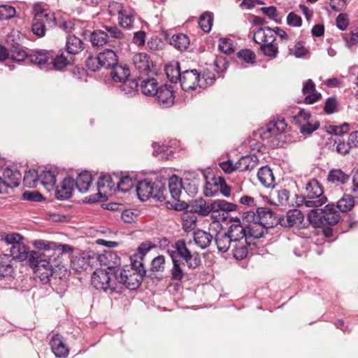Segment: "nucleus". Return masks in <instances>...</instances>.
I'll return each mask as SVG.
<instances>
[{
  "mask_svg": "<svg viewBox=\"0 0 358 358\" xmlns=\"http://www.w3.org/2000/svg\"><path fill=\"white\" fill-rule=\"evenodd\" d=\"M34 246L42 252H34L31 256V262H36L35 259H39V266L42 268L43 274L41 280L43 283L50 281V278L57 268L60 269L62 265L63 255H71L74 248L68 244H60L45 240H36L33 243Z\"/></svg>",
  "mask_w": 358,
  "mask_h": 358,
  "instance_id": "obj_1",
  "label": "nucleus"
},
{
  "mask_svg": "<svg viewBox=\"0 0 358 358\" xmlns=\"http://www.w3.org/2000/svg\"><path fill=\"white\" fill-rule=\"evenodd\" d=\"M136 192L138 199L142 201H145L150 197L159 201H164L168 194L165 182L162 180L152 182L149 179L138 182Z\"/></svg>",
  "mask_w": 358,
  "mask_h": 358,
  "instance_id": "obj_2",
  "label": "nucleus"
},
{
  "mask_svg": "<svg viewBox=\"0 0 358 358\" xmlns=\"http://www.w3.org/2000/svg\"><path fill=\"white\" fill-rule=\"evenodd\" d=\"M116 266L108 265L107 270L98 269L92 275V285L100 291L106 292L110 290L112 292H118L117 280L114 278V271Z\"/></svg>",
  "mask_w": 358,
  "mask_h": 358,
  "instance_id": "obj_3",
  "label": "nucleus"
},
{
  "mask_svg": "<svg viewBox=\"0 0 358 358\" xmlns=\"http://www.w3.org/2000/svg\"><path fill=\"white\" fill-rule=\"evenodd\" d=\"M169 192L173 201L166 202L167 208L178 211L188 208V203L184 201L180 200V196L182 189V180L176 175H173L169 178L168 181Z\"/></svg>",
  "mask_w": 358,
  "mask_h": 358,
  "instance_id": "obj_4",
  "label": "nucleus"
},
{
  "mask_svg": "<svg viewBox=\"0 0 358 358\" xmlns=\"http://www.w3.org/2000/svg\"><path fill=\"white\" fill-rule=\"evenodd\" d=\"M116 271H114V278L117 280V286L123 285L129 290H136L142 283L143 278L141 273L135 272L134 270L121 268L116 266Z\"/></svg>",
  "mask_w": 358,
  "mask_h": 358,
  "instance_id": "obj_5",
  "label": "nucleus"
},
{
  "mask_svg": "<svg viewBox=\"0 0 358 358\" xmlns=\"http://www.w3.org/2000/svg\"><path fill=\"white\" fill-rule=\"evenodd\" d=\"M306 207L318 208L324 204L327 199L324 194L322 185L316 179L309 180L306 185Z\"/></svg>",
  "mask_w": 358,
  "mask_h": 358,
  "instance_id": "obj_6",
  "label": "nucleus"
},
{
  "mask_svg": "<svg viewBox=\"0 0 358 358\" xmlns=\"http://www.w3.org/2000/svg\"><path fill=\"white\" fill-rule=\"evenodd\" d=\"M10 257H12V259H15L19 262H23L24 260H27L30 266L34 269L35 274L41 279L43 274L42 268L38 267L40 260L39 259H35L36 262L32 264L31 262V256L34 252H42V250H38L37 251L32 250L29 252V248L27 245H25L23 243L17 245L16 246H11L10 249Z\"/></svg>",
  "mask_w": 358,
  "mask_h": 358,
  "instance_id": "obj_7",
  "label": "nucleus"
},
{
  "mask_svg": "<svg viewBox=\"0 0 358 358\" xmlns=\"http://www.w3.org/2000/svg\"><path fill=\"white\" fill-rule=\"evenodd\" d=\"M212 176L211 180H208V177L203 173L206 179L203 190L205 196H213L220 192L223 196L229 197L231 194V188L227 184L225 178L223 176L216 177L213 173H212Z\"/></svg>",
  "mask_w": 358,
  "mask_h": 358,
  "instance_id": "obj_8",
  "label": "nucleus"
},
{
  "mask_svg": "<svg viewBox=\"0 0 358 358\" xmlns=\"http://www.w3.org/2000/svg\"><path fill=\"white\" fill-rule=\"evenodd\" d=\"M246 218L262 222L268 229L280 224V217H278L271 208L266 207L257 208L256 212L246 211Z\"/></svg>",
  "mask_w": 358,
  "mask_h": 358,
  "instance_id": "obj_9",
  "label": "nucleus"
},
{
  "mask_svg": "<svg viewBox=\"0 0 358 358\" xmlns=\"http://www.w3.org/2000/svg\"><path fill=\"white\" fill-rule=\"evenodd\" d=\"M180 83L182 90L187 92L199 93L204 85L200 83V73L196 69L182 71Z\"/></svg>",
  "mask_w": 358,
  "mask_h": 358,
  "instance_id": "obj_10",
  "label": "nucleus"
},
{
  "mask_svg": "<svg viewBox=\"0 0 358 358\" xmlns=\"http://www.w3.org/2000/svg\"><path fill=\"white\" fill-rule=\"evenodd\" d=\"M257 248L255 242L252 240L241 239L238 241H234L231 247L233 257L238 260L245 259L249 254L252 255L253 250Z\"/></svg>",
  "mask_w": 358,
  "mask_h": 358,
  "instance_id": "obj_11",
  "label": "nucleus"
},
{
  "mask_svg": "<svg viewBox=\"0 0 358 358\" xmlns=\"http://www.w3.org/2000/svg\"><path fill=\"white\" fill-rule=\"evenodd\" d=\"M287 127V123L284 118H278L268 123L265 128H261L259 130V136L262 139L265 140L271 138L272 136L281 137L282 133Z\"/></svg>",
  "mask_w": 358,
  "mask_h": 358,
  "instance_id": "obj_12",
  "label": "nucleus"
},
{
  "mask_svg": "<svg viewBox=\"0 0 358 358\" xmlns=\"http://www.w3.org/2000/svg\"><path fill=\"white\" fill-rule=\"evenodd\" d=\"M154 96H156L157 103L164 108L171 107L175 102V95L173 87L164 84L155 90Z\"/></svg>",
  "mask_w": 358,
  "mask_h": 358,
  "instance_id": "obj_13",
  "label": "nucleus"
},
{
  "mask_svg": "<svg viewBox=\"0 0 358 358\" xmlns=\"http://www.w3.org/2000/svg\"><path fill=\"white\" fill-rule=\"evenodd\" d=\"M243 224L246 225L248 230V236L250 240L252 242L256 239H259L262 237L265 233L267 232L268 228H267L262 222L259 220H252V219L246 218V212L243 215Z\"/></svg>",
  "mask_w": 358,
  "mask_h": 358,
  "instance_id": "obj_14",
  "label": "nucleus"
},
{
  "mask_svg": "<svg viewBox=\"0 0 358 358\" xmlns=\"http://www.w3.org/2000/svg\"><path fill=\"white\" fill-rule=\"evenodd\" d=\"M73 178L68 176L63 179L60 185L55 189V196L57 199L63 201L70 199L73 196L74 189Z\"/></svg>",
  "mask_w": 358,
  "mask_h": 358,
  "instance_id": "obj_15",
  "label": "nucleus"
},
{
  "mask_svg": "<svg viewBox=\"0 0 358 358\" xmlns=\"http://www.w3.org/2000/svg\"><path fill=\"white\" fill-rule=\"evenodd\" d=\"M133 64L140 72L148 74L154 67V64L150 56L145 52L135 54L133 57Z\"/></svg>",
  "mask_w": 358,
  "mask_h": 358,
  "instance_id": "obj_16",
  "label": "nucleus"
},
{
  "mask_svg": "<svg viewBox=\"0 0 358 358\" xmlns=\"http://www.w3.org/2000/svg\"><path fill=\"white\" fill-rule=\"evenodd\" d=\"M52 57V50H34L29 52L28 61L42 69L43 66L48 64V61Z\"/></svg>",
  "mask_w": 358,
  "mask_h": 358,
  "instance_id": "obj_17",
  "label": "nucleus"
},
{
  "mask_svg": "<svg viewBox=\"0 0 358 358\" xmlns=\"http://www.w3.org/2000/svg\"><path fill=\"white\" fill-rule=\"evenodd\" d=\"M304 219L301 211L299 209L289 210L286 216L280 217V224L284 227H292L301 224Z\"/></svg>",
  "mask_w": 358,
  "mask_h": 358,
  "instance_id": "obj_18",
  "label": "nucleus"
},
{
  "mask_svg": "<svg viewBox=\"0 0 358 358\" xmlns=\"http://www.w3.org/2000/svg\"><path fill=\"white\" fill-rule=\"evenodd\" d=\"M50 345L52 352L58 358H64L69 355V348L64 344L62 336L59 334L52 337Z\"/></svg>",
  "mask_w": 358,
  "mask_h": 358,
  "instance_id": "obj_19",
  "label": "nucleus"
},
{
  "mask_svg": "<svg viewBox=\"0 0 358 358\" xmlns=\"http://www.w3.org/2000/svg\"><path fill=\"white\" fill-rule=\"evenodd\" d=\"M324 225L334 226L341 220L340 213L336 210L334 203H329L323 208Z\"/></svg>",
  "mask_w": 358,
  "mask_h": 358,
  "instance_id": "obj_20",
  "label": "nucleus"
},
{
  "mask_svg": "<svg viewBox=\"0 0 358 358\" xmlns=\"http://www.w3.org/2000/svg\"><path fill=\"white\" fill-rule=\"evenodd\" d=\"M252 40L259 44L266 43V41L275 42L276 37L275 34H273V28L261 27L255 31Z\"/></svg>",
  "mask_w": 358,
  "mask_h": 358,
  "instance_id": "obj_21",
  "label": "nucleus"
},
{
  "mask_svg": "<svg viewBox=\"0 0 358 358\" xmlns=\"http://www.w3.org/2000/svg\"><path fill=\"white\" fill-rule=\"evenodd\" d=\"M227 232L234 241H238L243 238L246 240L250 239L246 225L243 224V222L241 224L238 219V223L232 224L229 227Z\"/></svg>",
  "mask_w": 358,
  "mask_h": 358,
  "instance_id": "obj_22",
  "label": "nucleus"
},
{
  "mask_svg": "<svg viewBox=\"0 0 358 358\" xmlns=\"http://www.w3.org/2000/svg\"><path fill=\"white\" fill-rule=\"evenodd\" d=\"M183 210L198 213L202 216L208 215L213 209H211V203L206 205V201L203 199H196L192 201V204H188V208Z\"/></svg>",
  "mask_w": 358,
  "mask_h": 358,
  "instance_id": "obj_23",
  "label": "nucleus"
},
{
  "mask_svg": "<svg viewBox=\"0 0 358 358\" xmlns=\"http://www.w3.org/2000/svg\"><path fill=\"white\" fill-rule=\"evenodd\" d=\"M164 71L169 80L172 83L180 81L182 71L180 69V63L178 61H172L164 67Z\"/></svg>",
  "mask_w": 358,
  "mask_h": 358,
  "instance_id": "obj_24",
  "label": "nucleus"
},
{
  "mask_svg": "<svg viewBox=\"0 0 358 358\" xmlns=\"http://www.w3.org/2000/svg\"><path fill=\"white\" fill-rule=\"evenodd\" d=\"M92 182V175L87 171L80 172L76 180L73 179L74 187L81 193H85L89 190Z\"/></svg>",
  "mask_w": 358,
  "mask_h": 358,
  "instance_id": "obj_25",
  "label": "nucleus"
},
{
  "mask_svg": "<svg viewBox=\"0 0 358 358\" xmlns=\"http://www.w3.org/2000/svg\"><path fill=\"white\" fill-rule=\"evenodd\" d=\"M172 247L174 250H168L167 252L171 259L172 257H174V260L180 259L179 258L183 259L191 253V251L187 248L185 241L183 239L178 240Z\"/></svg>",
  "mask_w": 358,
  "mask_h": 358,
  "instance_id": "obj_26",
  "label": "nucleus"
},
{
  "mask_svg": "<svg viewBox=\"0 0 358 358\" xmlns=\"http://www.w3.org/2000/svg\"><path fill=\"white\" fill-rule=\"evenodd\" d=\"M99 60L102 67L111 69L117 64L119 61L116 52L111 49H105L103 52L99 53Z\"/></svg>",
  "mask_w": 358,
  "mask_h": 358,
  "instance_id": "obj_27",
  "label": "nucleus"
},
{
  "mask_svg": "<svg viewBox=\"0 0 358 358\" xmlns=\"http://www.w3.org/2000/svg\"><path fill=\"white\" fill-rule=\"evenodd\" d=\"M257 178L265 187L270 188L275 186V177L272 170L268 166H262L259 169Z\"/></svg>",
  "mask_w": 358,
  "mask_h": 358,
  "instance_id": "obj_28",
  "label": "nucleus"
},
{
  "mask_svg": "<svg viewBox=\"0 0 358 358\" xmlns=\"http://www.w3.org/2000/svg\"><path fill=\"white\" fill-rule=\"evenodd\" d=\"M259 163L258 157L256 155H250L242 156L237 162L238 171H246L254 169Z\"/></svg>",
  "mask_w": 358,
  "mask_h": 358,
  "instance_id": "obj_29",
  "label": "nucleus"
},
{
  "mask_svg": "<svg viewBox=\"0 0 358 358\" xmlns=\"http://www.w3.org/2000/svg\"><path fill=\"white\" fill-rule=\"evenodd\" d=\"M110 76L114 82L122 83L130 76V69L127 65H121L117 62L110 69Z\"/></svg>",
  "mask_w": 358,
  "mask_h": 358,
  "instance_id": "obj_30",
  "label": "nucleus"
},
{
  "mask_svg": "<svg viewBox=\"0 0 358 358\" xmlns=\"http://www.w3.org/2000/svg\"><path fill=\"white\" fill-rule=\"evenodd\" d=\"M2 178L9 185V187H17L20 185L22 173L17 169L13 170L9 167H6L3 170Z\"/></svg>",
  "mask_w": 358,
  "mask_h": 358,
  "instance_id": "obj_31",
  "label": "nucleus"
},
{
  "mask_svg": "<svg viewBox=\"0 0 358 358\" xmlns=\"http://www.w3.org/2000/svg\"><path fill=\"white\" fill-rule=\"evenodd\" d=\"M215 241L217 245V250L222 252H226L230 247H232V243H234V241L227 231L217 232L215 237Z\"/></svg>",
  "mask_w": 358,
  "mask_h": 358,
  "instance_id": "obj_32",
  "label": "nucleus"
},
{
  "mask_svg": "<svg viewBox=\"0 0 358 358\" xmlns=\"http://www.w3.org/2000/svg\"><path fill=\"white\" fill-rule=\"evenodd\" d=\"M119 175L113 173V175H105L99 178L97 181V188H107L108 190H116L117 189V182Z\"/></svg>",
  "mask_w": 358,
  "mask_h": 358,
  "instance_id": "obj_33",
  "label": "nucleus"
},
{
  "mask_svg": "<svg viewBox=\"0 0 358 358\" xmlns=\"http://www.w3.org/2000/svg\"><path fill=\"white\" fill-rule=\"evenodd\" d=\"M350 175L340 169H334L329 171L327 180L336 185H342L350 180Z\"/></svg>",
  "mask_w": 358,
  "mask_h": 358,
  "instance_id": "obj_34",
  "label": "nucleus"
},
{
  "mask_svg": "<svg viewBox=\"0 0 358 358\" xmlns=\"http://www.w3.org/2000/svg\"><path fill=\"white\" fill-rule=\"evenodd\" d=\"M121 93L128 97L134 96L138 92V83L136 79L129 78L117 86Z\"/></svg>",
  "mask_w": 358,
  "mask_h": 358,
  "instance_id": "obj_35",
  "label": "nucleus"
},
{
  "mask_svg": "<svg viewBox=\"0 0 358 358\" xmlns=\"http://www.w3.org/2000/svg\"><path fill=\"white\" fill-rule=\"evenodd\" d=\"M8 51L10 59L14 62H22L29 59V52H27L24 48L19 43L13 44Z\"/></svg>",
  "mask_w": 358,
  "mask_h": 358,
  "instance_id": "obj_36",
  "label": "nucleus"
},
{
  "mask_svg": "<svg viewBox=\"0 0 358 358\" xmlns=\"http://www.w3.org/2000/svg\"><path fill=\"white\" fill-rule=\"evenodd\" d=\"M90 41L93 47H101L110 43L108 34L103 30H94L90 33Z\"/></svg>",
  "mask_w": 358,
  "mask_h": 358,
  "instance_id": "obj_37",
  "label": "nucleus"
},
{
  "mask_svg": "<svg viewBox=\"0 0 358 358\" xmlns=\"http://www.w3.org/2000/svg\"><path fill=\"white\" fill-rule=\"evenodd\" d=\"M84 49L83 42L75 35L66 38V50L69 54L76 55Z\"/></svg>",
  "mask_w": 358,
  "mask_h": 358,
  "instance_id": "obj_38",
  "label": "nucleus"
},
{
  "mask_svg": "<svg viewBox=\"0 0 358 358\" xmlns=\"http://www.w3.org/2000/svg\"><path fill=\"white\" fill-rule=\"evenodd\" d=\"M259 51L264 56L270 59H275L277 57L279 50L277 43L272 41H266V43H259Z\"/></svg>",
  "mask_w": 358,
  "mask_h": 358,
  "instance_id": "obj_39",
  "label": "nucleus"
},
{
  "mask_svg": "<svg viewBox=\"0 0 358 358\" xmlns=\"http://www.w3.org/2000/svg\"><path fill=\"white\" fill-rule=\"evenodd\" d=\"M213 240V236L203 230L198 229L194 233V241L201 249L208 248Z\"/></svg>",
  "mask_w": 358,
  "mask_h": 358,
  "instance_id": "obj_40",
  "label": "nucleus"
},
{
  "mask_svg": "<svg viewBox=\"0 0 358 358\" xmlns=\"http://www.w3.org/2000/svg\"><path fill=\"white\" fill-rule=\"evenodd\" d=\"M57 172L56 168L54 169L44 170L38 174V180L45 188L53 187L56 183V176Z\"/></svg>",
  "mask_w": 358,
  "mask_h": 358,
  "instance_id": "obj_41",
  "label": "nucleus"
},
{
  "mask_svg": "<svg viewBox=\"0 0 358 358\" xmlns=\"http://www.w3.org/2000/svg\"><path fill=\"white\" fill-rule=\"evenodd\" d=\"M12 259L7 254L0 255V276H10L13 273Z\"/></svg>",
  "mask_w": 358,
  "mask_h": 358,
  "instance_id": "obj_42",
  "label": "nucleus"
},
{
  "mask_svg": "<svg viewBox=\"0 0 358 358\" xmlns=\"http://www.w3.org/2000/svg\"><path fill=\"white\" fill-rule=\"evenodd\" d=\"M173 267L170 271L171 280L176 282H182L185 275V273L182 268L184 263L180 259H175L172 257Z\"/></svg>",
  "mask_w": 358,
  "mask_h": 358,
  "instance_id": "obj_43",
  "label": "nucleus"
},
{
  "mask_svg": "<svg viewBox=\"0 0 358 358\" xmlns=\"http://www.w3.org/2000/svg\"><path fill=\"white\" fill-rule=\"evenodd\" d=\"M238 206L233 203H229L223 199H216L211 202V209L213 212H219L220 210L224 212L235 211Z\"/></svg>",
  "mask_w": 358,
  "mask_h": 358,
  "instance_id": "obj_44",
  "label": "nucleus"
},
{
  "mask_svg": "<svg viewBox=\"0 0 358 358\" xmlns=\"http://www.w3.org/2000/svg\"><path fill=\"white\" fill-rule=\"evenodd\" d=\"M355 196L344 194L336 203V208H338L342 213L350 211L355 206Z\"/></svg>",
  "mask_w": 358,
  "mask_h": 358,
  "instance_id": "obj_45",
  "label": "nucleus"
},
{
  "mask_svg": "<svg viewBox=\"0 0 358 358\" xmlns=\"http://www.w3.org/2000/svg\"><path fill=\"white\" fill-rule=\"evenodd\" d=\"M170 44L176 49L183 51L188 48L189 39L188 36L184 34H177L171 37Z\"/></svg>",
  "mask_w": 358,
  "mask_h": 358,
  "instance_id": "obj_46",
  "label": "nucleus"
},
{
  "mask_svg": "<svg viewBox=\"0 0 358 358\" xmlns=\"http://www.w3.org/2000/svg\"><path fill=\"white\" fill-rule=\"evenodd\" d=\"M159 88L155 78L143 79L141 83L142 93L146 96H154L155 90Z\"/></svg>",
  "mask_w": 358,
  "mask_h": 358,
  "instance_id": "obj_47",
  "label": "nucleus"
},
{
  "mask_svg": "<svg viewBox=\"0 0 358 358\" xmlns=\"http://www.w3.org/2000/svg\"><path fill=\"white\" fill-rule=\"evenodd\" d=\"M335 145L337 153L343 156L348 155L352 148V145L350 144L348 137L347 141L345 140L344 137H336V138L334 139V145Z\"/></svg>",
  "mask_w": 358,
  "mask_h": 358,
  "instance_id": "obj_48",
  "label": "nucleus"
},
{
  "mask_svg": "<svg viewBox=\"0 0 358 358\" xmlns=\"http://www.w3.org/2000/svg\"><path fill=\"white\" fill-rule=\"evenodd\" d=\"M71 266L76 272L85 271L89 266L88 259L83 256H73L71 259Z\"/></svg>",
  "mask_w": 358,
  "mask_h": 358,
  "instance_id": "obj_49",
  "label": "nucleus"
},
{
  "mask_svg": "<svg viewBox=\"0 0 358 358\" xmlns=\"http://www.w3.org/2000/svg\"><path fill=\"white\" fill-rule=\"evenodd\" d=\"M350 130V124L344 122L341 125H329L326 127V131L337 137H344L343 135L347 134Z\"/></svg>",
  "mask_w": 358,
  "mask_h": 358,
  "instance_id": "obj_50",
  "label": "nucleus"
},
{
  "mask_svg": "<svg viewBox=\"0 0 358 358\" xmlns=\"http://www.w3.org/2000/svg\"><path fill=\"white\" fill-rule=\"evenodd\" d=\"M136 180L128 176H119L117 189L122 192H127L134 187Z\"/></svg>",
  "mask_w": 358,
  "mask_h": 358,
  "instance_id": "obj_51",
  "label": "nucleus"
},
{
  "mask_svg": "<svg viewBox=\"0 0 358 358\" xmlns=\"http://www.w3.org/2000/svg\"><path fill=\"white\" fill-rule=\"evenodd\" d=\"M322 215H324L323 209L311 210L308 214V220L315 227H322L324 226Z\"/></svg>",
  "mask_w": 358,
  "mask_h": 358,
  "instance_id": "obj_52",
  "label": "nucleus"
},
{
  "mask_svg": "<svg viewBox=\"0 0 358 358\" xmlns=\"http://www.w3.org/2000/svg\"><path fill=\"white\" fill-rule=\"evenodd\" d=\"M213 21V14L209 12H205L200 16L199 24L204 32L208 33L211 30Z\"/></svg>",
  "mask_w": 358,
  "mask_h": 358,
  "instance_id": "obj_53",
  "label": "nucleus"
},
{
  "mask_svg": "<svg viewBox=\"0 0 358 358\" xmlns=\"http://www.w3.org/2000/svg\"><path fill=\"white\" fill-rule=\"evenodd\" d=\"M131 267L127 268V270H134L135 272L141 273V275L145 276L146 275V269L145 268L144 264L141 259H139V257L137 254H134L131 256Z\"/></svg>",
  "mask_w": 358,
  "mask_h": 358,
  "instance_id": "obj_54",
  "label": "nucleus"
},
{
  "mask_svg": "<svg viewBox=\"0 0 358 358\" xmlns=\"http://www.w3.org/2000/svg\"><path fill=\"white\" fill-rule=\"evenodd\" d=\"M50 64H52L55 70H62L69 64L68 59L64 57L63 52L57 55H55L53 52V57L50 58Z\"/></svg>",
  "mask_w": 358,
  "mask_h": 358,
  "instance_id": "obj_55",
  "label": "nucleus"
},
{
  "mask_svg": "<svg viewBox=\"0 0 358 358\" xmlns=\"http://www.w3.org/2000/svg\"><path fill=\"white\" fill-rule=\"evenodd\" d=\"M341 232H347L350 229L358 227V221L355 215H348L346 219L343 218L341 221Z\"/></svg>",
  "mask_w": 358,
  "mask_h": 358,
  "instance_id": "obj_56",
  "label": "nucleus"
},
{
  "mask_svg": "<svg viewBox=\"0 0 358 358\" xmlns=\"http://www.w3.org/2000/svg\"><path fill=\"white\" fill-rule=\"evenodd\" d=\"M38 180V173L35 169L25 171L23 182L26 187H34Z\"/></svg>",
  "mask_w": 358,
  "mask_h": 358,
  "instance_id": "obj_57",
  "label": "nucleus"
},
{
  "mask_svg": "<svg viewBox=\"0 0 358 358\" xmlns=\"http://www.w3.org/2000/svg\"><path fill=\"white\" fill-rule=\"evenodd\" d=\"M237 57L245 63L254 64L256 62V55L255 52L250 49H242L236 54Z\"/></svg>",
  "mask_w": 358,
  "mask_h": 358,
  "instance_id": "obj_58",
  "label": "nucleus"
},
{
  "mask_svg": "<svg viewBox=\"0 0 358 358\" xmlns=\"http://www.w3.org/2000/svg\"><path fill=\"white\" fill-rule=\"evenodd\" d=\"M182 189L191 196L196 194L199 189V185L196 180L185 179L182 180Z\"/></svg>",
  "mask_w": 358,
  "mask_h": 358,
  "instance_id": "obj_59",
  "label": "nucleus"
},
{
  "mask_svg": "<svg viewBox=\"0 0 358 358\" xmlns=\"http://www.w3.org/2000/svg\"><path fill=\"white\" fill-rule=\"evenodd\" d=\"M348 48L353 49L358 45V32L350 31L341 34Z\"/></svg>",
  "mask_w": 358,
  "mask_h": 358,
  "instance_id": "obj_60",
  "label": "nucleus"
},
{
  "mask_svg": "<svg viewBox=\"0 0 358 358\" xmlns=\"http://www.w3.org/2000/svg\"><path fill=\"white\" fill-rule=\"evenodd\" d=\"M31 30L34 34L38 37H43L45 35V24L43 19L38 20L33 19V23L31 26Z\"/></svg>",
  "mask_w": 358,
  "mask_h": 358,
  "instance_id": "obj_61",
  "label": "nucleus"
},
{
  "mask_svg": "<svg viewBox=\"0 0 358 358\" xmlns=\"http://www.w3.org/2000/svg\"><path fill=\"white\" fill-rule=\"evenodd\" d=\"M165 268V257L164 255H158L151 262V272H163Z\"/></svg>",
  "mask_w": 358,
  "mask_h": 358,
  "instance_id": "obj_62",
  "label": "nucleus"
},
{
  "mask_svg": "<svg viewBox=\"0 0 358 358\" xmlns=\"http://www.w3.org/2000/svg\"><path fill=\"white\" fill-rule=\"evenodd\" d=\"M189 268L195 269L198 268L201 262L200 255L198 252L189 253L185 259H183Z\"/></svg>",
  "mask_w": 358,
  "mask_h": 358,
  "instance_id": "obj_63",
  "label": "nucleus"
},
{
  "mask_svg": "<svg viewBox=\"0 0 358 358\" xmlns=\"http://www.w3.org/2000/svg\"><path fill=\"white\" fill-rule=\"evenodd\" d=\"M85 65L89 70L93 72L99 71L102 67L99 55L95 57L89 55L86 59Z\"/></svg>",
  "mask_w": 358,
  "mask_h": 358,
  "instance_id": "obj_64",
  "label": "nucleus"
}]
</instances>
